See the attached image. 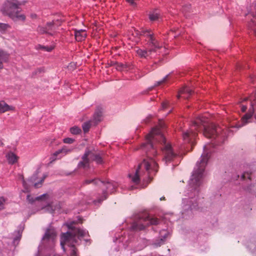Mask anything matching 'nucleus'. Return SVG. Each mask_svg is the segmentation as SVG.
<instances>
[{
    "label": "nucleus",
    "instance_id": "obj_24",
    "mask_svg": "<svg viewBox=\"0 0 256 256\" xmlns=\"http://www.w3.org/2000/svg\"><path fill=\"white\" fill-rule=\"evenodd\" d=\"M128 68L127 65L121 63H118L116 64V69L118 70H124Z\"/></svg>",
    "mask_w": 256,
    "mask_h": 256
},
{
    "label": "nucleus",
    "instance_id": "obj_12",
    "mask_svg": "<svg viewBox=\"0 0 256 256\" xmlns=\"http://www.w3.org/2000/svg\"><path fill=\"white\" fill-rule=\"evenodd\" d=\"M192 94V90L188 87L182 88L178 92V98L182 97L184 98H188Z\"/></svg>",
    "mask_w": 256,
    "mask_h": 256
},
{
    "label": "nucleus",
    "instance_id": "obj_2",
    "mask_svg": "<svg viewBox=\"0 0 256 256\" xmlns=\"http://www.w3.org/2000/svg\"><path fill=\"white\" fill-rule=\"evenodd\" d=\"M146 142L142 146V148L146 152V158L143 160L136 170L128 174L130 181L135 185L139 184L140 179L146 180H152V176L158 170V165L155 160L152 156H156L157 151L155 146L158 142L162 145V162L166 165L174 162L178 158L180 152L172 146L170 143H166L165 138L161 130L158 128H152L150 132L146 136Z\"/></svg>",
    "mask_w": 256,
    "mask_h": 256
},
{
    "label": "nucleus",
    "instance_id": "obj_21",
    "mask_svg": "<svg viewBox=\"0 0 256 256\" xmlns=\"http://www.w3.org/2000/svg\"><path fill=\"white\" fill-rule=\"evenodd\" d=\"M102 116V112L100 110H98L95 112L94 114V123H97L101 120Z\"/></svg>",
    "mask_w": 256,
    "mask_h": 256
},
{
    "label": "nucleus",
    "instance_id": "obj_20",
    "mask_svg": "<svg viewBox=\"0 0 256 256\" xmlns=\"http://www.w3.org/2000/svg\"><path fill=\"white\" fill-rule=\"evenodd\" d=\"M92 120H88L84 122L82 126L83 130L84 132H87L91 126H92Z\"/></svg>",
    "mask_w": 256,
    "mask_h": 256
},
{
    "label": "nucleus",
    "instance_id": "obj_1",
    "mask_svg": "<svg viewBox=\"0 0 256 256\" xmlns=\"http://www.w3.org/2000/svg\"><path fill=\"white\" fill-rule=\"evenodd\" d=\"M248 106V112L242 118L241 122L238 124L233 122L228 128H222L214 124H209L208 119L202 116L193 122L189 130H182L184 142H192L196 135V132L202 130H203V134L206 137L216 140L214 144L204 146V152L194 168L184 198H182L180 214L182 218L189 219L193 218L194 212L199 208L200 188L202 184L205 168L210 157L212 145L223 143L226 138L233 134L234 130L230 128H238L249 122H256V104H240L241 111L246 112Z\"/></svg>",
    "mask_w": 256,
    "mask_h": 256
},
{
    "label": "nucleus",
    "instance_id": "obj_5",
    "mask_svg": "<svg viewBox=\"0 0 256 256\" xmlns=\"http://www.w3.org/2000/svg\"><path fill=\"white\" fill-rule=\"evenodd\" d=\"M20 3L17 0H6L2 4L0 11L4 15L8 16L14 20H24L26 16L20 14Z\"/></svg>",
    "mask_w": 256,
    "mask_h": 256
},
{
    "label": "nucleus",
    "instance_id": "obj_13",
    "mask_svg": "<svg viewBox=\"0 0 256 256\" xmlns=\"http://www.w3.org/2000/svg\"><path fill=\"white\" fill-rule=\"evenodd\" d=\"M74 36L77 41L80 42L84 40L86 36V33L84 30H74Z\"/></svg>",
    "mask_w": 256,
    "mask_h": 256
},
{
    "label": "nucleus",
    "instance_id": "obj_19",
    "mask_svg": "<svg viewBox=\"0 0 256 256\" xmlns=\"http://www.w3.org/2000/svg\"><path fill=\"white\" fill-rule=\"evenodd\" d=\"M48 195L47 194H43L40 196L36 197L34 199L30 195H28L26 199L30 202L32 203L34 202V200H42V198H48Z\"/></svg>",
    "mask_w": 256,
    "mask_h": 256
},
{
    "label": "nucleus",
    "instance_id": "obj_18",
    "mask_svg": "<svg viewBox=\"0 0 256 256\" xmlns=\"http://www.w3.org/2000/svg\"><path fill=\"white\" fill-rule=\"evenodd\" d=\"M8 55L4 51H0V69L3 68V62L8 60Z\"/></svg>",
    "mask_w": 256,
    "mask_h": 256
},
{
    "label": "nucleus",
    "instance_id": "obj_34",
    "mask_svg": "<svg viewBox=\"0 0 256 256\" xmlns=\"http://www.w3.org/2000/svg\"><path fill=\"white\" fill-rule=\"evenodd\" d=\"M168 102H165L162 103V106L163 109L165 108L168 105Z\"/></svg>",
    "mask_w": 256,
    "mask_h": 256
},
{
    "label": "nucleus",
    "instance_id": "obj_38",
    "mask_svg": "<svg viewBox=\"0 0 256 256\" xmlns=\"http://www.w3.org/2000/svg\"><path fill=\"white\" fill-rule=\"evenodd\" d=\"M177 162H178V161L176 162V160H175V162H172V166L178 165V164H177Z\"/></svg>",
    "mask_w": 256,
    "mask_h": 256
},
{
    "label": "nucleus",
    "instance_id": "obj_39",
    "mask_svg": "<svg viewBox=\"0 0 256 256\" xmlns=\"http://www.w3.org/2000/svg\"><path fill=\"white\" fill-rule=\"evenodd\" d=\"M20 239V237L16 238H14V242H15L16 240H19Z\"/></svg>",
    "mask_w": 256,
    "mask_h": 256
},
{
    "label": "nucleus",
    "instance_id": "obj_8",
    "mask_svg": "<svg viewBox=\"0 0 256 256\" xmlns=\"http://www.w3.org/2000/svg\"><path fill=\"white\" fill-rule=\"evenodd\" d=\"M85 182L87 184L92 183L95 185H98L100 186L105 187L107 190L108 192L112 193L118 186V184L116 182H107L105 183L104 181L100 180L98 179H90L86 180Z\"/></svg>",
    "mask_w": 256,
    "mask_h": 256
},
{
    "label": "nucleus",
    "instance_id": "obj_23",
    "mask_svg": "<svg viewBox=\"0 0 256 256\" xmlns=\"http://www.w3.org/2000/svg\"><path fill=\"white\" fill-rule=\"evenodd\" d=\"M248 27L250 28L253 30L254 33L256 35V22L254 20H252L248 24Z\"/></svg>",
    "mask_w": 256,
    "mask_h": 256
},
{
    "label": "nucleus",
    "instance_id": "obj_29",
    "mask_svg": "<svg viewBox=\"0 0 256 256\" xmlns=\"http://www.w3.org/2000/svg\"><path fill=\"white\" fill-rule=\"evenodd\" d=\"M6 200L4 197L0 196V210L4 208V204L6 202Z\"/></svg>",
    "mask_w": 256,
    "mask_h": 256
},
{
    "label": "nucleus",
    "instance_id": "obj_7",
    "mask_svg": "<svg viewBox=\"0 0 256 256\" xmlns=\"http://www.w3.org/2000/svg\"><path fill=\"white\" fill-rule=\"evenodd\" d=\"M94 160L97 164H101L102 162V158L94 152L86 150L84 155L82 157V161L78 164V166L80 168H86L89 167L90 162Z\"/></svg>",
    "mask_w": 256,
    "mask_h": 256
},
{
    "label": "nucleus",
    "instance_id": "obj_40",
    "mask_svg": "<svg viewBox=\"0 0 256 256\" xmlns=\"http://www.w3.org/2000/svg\"><path fill=\"white\" fill-rule=\"evenodd\" d=\"M31 17H32V18H35L36 17V14H32V15H31Z\"/></svg>",
    "mask_w": 256,
    "mask_h": 256
},
{
    "label": "nucleus",
    "instance_id": "obj_6",
    "mask_svg": "<svg viewBox=\"0 0 256 256\" xmlns=\"http://www.w3.org/2000/svg\"><path fill=\"white\" fill-rule=\"evenodd\" d=\"M157 224H160V222L156 218L144 214L133 222L131 228L133 231H138L144 230L148 226Z\"/></svg>",
    "mask_w": 256,
    "mask_h": 256
},
{
    "label": "nucleus",
    "instance_id": "obj_22",
    "mask_svg": "<svg viewBox=\"0 0 256 256\" xmlns=\"http://www.w3.org/2000/svg\"><path fill=\"white\" fill-rule=\"evenodd\" d=\"M70 132L73 134H78L81 132V130L78 126H74L70 128Z\"/></svg>",
    "mask_w": 256,
    "mask_h": 256
},
{
    "label": "nucleus",
    "instance_id": "obj_17",
    "mask_svg": "<svg viewBox=\"0 0 256 256\" xmlns=\"http://www.w3.org/2000/svg\"><path fill=\"white\" fill-rule=\"evenodd\" d=\"M160 17V15L158 10H154L149 14V18L151 21L158 20Z\"/></svg>",
    "mask_w": 256,
    "mask_h": 256
},
{
    "label": "nucleus",
    "instance_id": "obj_42",
    "mask_svg": "<svg viewBox=\"0 0 256 256\" xmlns=\"http://www.w3.org/2000/svg\"><path fill=\"white\" fill-rule=\"evenodd\" d=\"M165 200V198H164V196H162V198H160V200Z\"/></svg>",
    "mask_w": 256,
    "mask_h": 256
},
{
    "label": "nucleus",
    "instance_id": "obj_30",
    "mask_svg": "<svg viewBox=\"0 0 256 256\" xmlns=\"http://www.w3.org/2000/svg\"><path fill=\"white\" fill-rule=\"evenodd\" d=\"M40 48H42V50L47 51V52H50L53 50L54 46H40Z\"/></svg>",
    "mask_w": 256,
    "mask_h": 256
},
{
    "label": "nucleus",
    "instance_id": "obj_32",
    "mask_svg": "<svg viewBox=\"0 0 256 256\" xmlns=\"http://www.w3.org/2000/svg\"><path fill=\"white\" fill-rule=\"evenodd\" d=\"M246 178H248L250 179V174L248 172H244L242 176V179H245Z\"/></svg>",
    "mask_w": 256,
    "mask_h": 256
},
{
    "label": "nucleus",
    "instance_id": "obj_37",
    "mask_svg": "<svg viewBox=\"0 0 256 256\" xmlns=\"http://www.w3.org/2000/svg\"><path fill=\"white\" fill-rule=\"evenodd\" d=\"M22 184H23V186H26V182L24 181V178L22 176Z\"/></svg>",
    "mask_w": 256,
    "mask_h": 256
},
{
    "label": "nucleus",
    "instance_id": "obj_10",
    "mask_svg": "<svg viewBox=\"0 0 256 256\" xmlns=\"http://www.w3.org/2000/svg\"><path fill=\"white\" fill-rule=\"evenodd\" d=\"M72 150V148H70L68 147L67 146H64L61 149H60L56 151L54 153L52 158V160H54L56 158V157L58 156L59 155V157L58 158H60L62 156H64L70 152H71Z\"/></svg>",
    "mask_w": 256,
    "mask_h": 256
},
{
    "label": "nucleus",
    "instance_id": "obj_9",
    "mask_svg": "<svg viewBox=\"0 0 256 256\" xmlns=\"http://www.w3.org/2000/svg\"><path fill=\"white\" fill-rule=\"evenodd\" d=\"M56 26L54 22H47L45 26H38V32L40 34H46L50 36L54 35L56 32Z\"/></svg>",
    "mask_w": 256,
    "mask_h": 256
},
{
    "label": "nucleus",
    "instance_id": "obj_43",
    "mask_svg": "<svg viewBox=\"0 0 256 256\" xmlns=\"http://www.w3.org/2000/svg\"><path fill=\"white\" fill-rule=\"evenodd\" d=\"M2 144V142H0V145Z\"/></svg>",
    "mask_w": 256,
    "mask_h": 256
},
{
    "label": "nucleus",
    "instance_id": "obj_25",
    "mask_svg": "<svg viewBox=\"0 0 256 256\" xmlns=\"http://www.w3.org/2000/svg\"><path fill=\"white\" fill-rule=\"evenodd\" d=\"M8 27L9 26L8 24L0 23V31L1 32H5Z\"/></svg>",
    "mask_w": 256,
    "mask_h": 256
},
{
    "label": "nucleus",
    "instance_id": "obj_35",
    "mask_svg": "<svg viewBox=\"0 0 256 256\" xmlns=\"http://www.w3.org/2000/svg\"><path fill=\"white\" fill-rule=\"evenodd\" d=\"M151 116H148L146 119L143 120L142 122H146V123L148 122Z\"/></svg>",
    "mask_w": 256,
    "mask_h": 256
},
{
    "label": "nucleus",
    "instance_id": "obj_27",
    "mask_svg": "<svg viewBox=\"0 0 256 256\" xmlns=\"http://www.w3.org/2000/svg\"><path fill=\"white\" fill-rule=\"evenodd\" d=\"M142 244H141L138 248H137V250H140L146 247L148 244V240L146 239H144L142 240Z\"/></svg>",
    "mask_w": 256,
    "mask_h": 256
},
{
    "label": "nucleus",
    "instance_id": "obj_28",
    "mask_svg": "<svg viewBox=\"0 0 256 256\" xmlns=\"http://www.w3.org/2000/svg\"><path fill=\"white\" fill-rule=\"evenodd\" d=\"M102 194H103V197L104 198H98V200H94V204H96L97 202H102V200H104L106 198L108 194H107V193H106V191H103Z\"/></svg>",
    "mask_w": 256,
    "mask_h": 256
},
{
    "label": "nucleus",
    "instance_id": "obj_11",
    "mask_svg": "<svg viewBox=\"0 0 256 256\" xmlns=\"http://www.w3.org/2000/svg\"><path fill=\"white\" fill-rule=\"evenodd\" d=\"M170 234V232L164 228L160 230L159 234H160V240H158V242H154L153 244L155 246H159L162 244H164L166 238Z\"/></svg>",
    "mask_w": 256,
    "mask_h": 256
},
{
    "label": "nucleus",
    "instance_id": "obj_15",
    "mask_svg": "<svg viewBox=\"0 0 256 256\" xmlns=\"http://www.w3.org/2000/svg\"><path fill=\"white\" fill-rule=\"evenodd\" d=\"M47 176V174H44L40 178V180L38 182H35L36 180V176L34 175L31 178V181L33 182H34V186L36 188H38L41 186L43 182L44 181L46 178Z\"/></svg>",
    "mask_w": 256,
    "mask_h": 256
},
{
    "label": "nucleus",
    "instance_id": "obj_36",
    "mask_svg": "<svg viewBox=\"0 0 256 256\" xmlns=\"http://www.w3.org/2000/svg\"><path fill=\"white\" fill-rule=\"evenodd\" d=\"M50 208V212L52 213L53 212V211H54L55 210H53L52 208V206H50L48 205V206L47 207L46 209L48 210H49V209Z\"/></svg>",
    "mask_w": 256,
    "mask_h": 256
},
{
    "label": "nucleus",
    "instance_id": "obj_31",
    "mask_svg": "<svg viewBox=\"0 0 256 256\" xmlns=\"http://www.w3.org/2000/svg\"><path fill=\"white\" fill-rule=\"evenodd\" d=\"M74 141V140L72 138H65L63 140V142L65 144H71L72 143H73Z\"/></svg>",
    "mask_w": 256,
    "mask_h": 256
},
{
    "label": "nucleus",
    "instance_id": "obj_3",
    "mask_svg": "<svg viewBox=\"0 0 256 256\" xmlns=\"http://www.w3.org/2000/svg\"><path fill=\"white\" fill-rule=\"evenodd\" d=\"M68 226L70 230L71 229V230L62 234L60 240L61 246L64 250H65V246H69L70 256H78L75 246L78 244L79 241L88 235V232L86 230L73 227L72 224H68Z\"/></svg>",
    "mask_w": 256,
    "mask_h": 256
},
{
    "label": "nucleus",
    "instance_id": "obj_16",
    "mask_svg": "<svg viewBox=\"0 0 256 256\" xmlns=\"http://www.w3.org/2000/svg\"><path fill=\"white\" fill-rule=\"evenodd\" d=\"M6 158L10 164H14L18 160V157L13 152H8L6 156Z\"/></svg>",
    "mask_w": 256,
    "mask_h": 256
},
{
    "label": "nucleus",
    "instance_id": "obj_41",
    "mask_svg": "<svg viewBox=\"0 0 256 256\" xmlns=\"http://www.w3.org/2000/svg\"><path fill=\"white\" fill-rule=\"evenodd\" d=\"M134 188H135V187H134V186H130V190H133V189H134Z\"/></svg>",
    "mask_w": 256,
    "mask_h": 256
},
{
    "label": "nucleus",
    "instance_id": "obj_4",
    "mask_svg": "<svg viewBox=\"0 0 256 256\" xmlns=\"http://www.w3.org/2000/svg\"><path fill=\"white\" fill-rule=\"evenodd\" d=\"M144 34L148 38L147 44L148 49L138 48L136 52L140 57L145 58H152L155 57L158 53L160 54L162 52L161 51L159 50H165V48H162V45L153 36V33L150 30L144 32Z\"/></svg>",
    "mask_w": 256,
    "mask_h": 256
},
{
    "label": "nucleus",
    "instance_id": "obj_33",
    "mask_svg": "<svg viewBox=\"0 0 256 256\" xmlns=\"http://www.w3.org/2000/svg\"><path fill=\"white\" fill-rule=\"evenodd\" d=\"M132 6L136 5V0H126Z\"/></svg>",
    "mask_w": 256,
    "mask_h": 256
},
{
    "label": "nucleus",
    "instance_id": "obj_14",
    "mask_svg": "<svg viewBox=\"0 0 256 256\" xmlns=\"http://www.w3.org/2000/svg\"><path fill=\"white\" fill-rule=\"evenodd\" d=\"M14 107L6 104L4 101L0 102V113H4L10 110H14Z\"/></svg>",
    "mask_w": 256,
    "mask_h": 256
},
{
    "label": "nucleus",
    "instance_id": "obj_26",
    "mask_svg": "<svg viewBox=\"0 0 256 256\" xmlns=\"http://www.w3.org/2000/svg\"><path fill=\"white\" fill-rule=\"evenodd\" d=\"M168 75H166V76H165L162 80H160V81H158L155 84H154V86H159V85H160L164 82H166V81L168 78Z\"/></svg>",
    "mask_w": 256,
    "mask_h": 256
}]
</instances>
